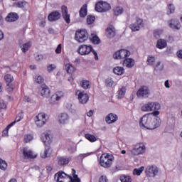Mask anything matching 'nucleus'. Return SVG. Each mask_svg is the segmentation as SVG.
I'll list each match as a JSON object with an SVG mask.
<instances>
[{"label": "nucleus", "instance_id": "nucleus-1", "mask_svg": "<svg viewBox=\"0 0 182 182\" xmlns=\"http://www.w3.org/2000/svg\"><path fill=\"white\" fill-rule=\"evenodd\" d=\"M160 123L161 120L159 117H154L152 114H146L141 117L139 122V126L148 130H154V129H157L160 126Z\"/></svg>", "mask_w": 182, "mask_h": 182}, {"label": "nucleus", "instance_id": "nucleus-2", "mask_svg": "<svg viewBox=\"0 0 182 182\" xmlns=\"http://www.w3.org/2000/svg\"><path fill=\"white\" fill-rule=\"evenodd\" d=\"M131 53L126 49H122L117 52H115L113 55L114 59H124L123 60L122 65L125 66V68H128L129 69L133 68L134 66L135 61L133 58H126L130 56Z\"/></svg>", "mask_w": 182, "mask_h": 182}, {"label": "nucleus", "instance_id": "nucleus-3", "mask_svg": "<svg viewBox=\"0 0 182 182\" xmlns=\"http://www.w3.org/2000/svg\"><path fill=\"white\" fill-rule=\"evenodd\" d=\"M100 164L104 168H110L113 164V156L109 154H103L100 158Z\"/></svg>", "mask_w": 182, "mask_h": 182}, {"label": "nucleus", "instance_id": "nucleus-4", "mask_svg": "<svg viewBox=\"0 0 182 182\" xmlns=\"http://www.w3.org/2000/svg\"><path fill=\"white\" fill-rule=\"evenodd\" d=\"M161 105L157 102H149L142 105L141 110L142 112H154V110H160Z\"/></svg>", "mask_w": 182, "mask_h": 182}, {"label": "nucleus", "instance_id": "nucleus-5", "mask_svg": "<svg viewBox=\"0 0 182 182\" xmlns=\"http://www.w3.org/2000/svg\"><path fill=\"white\" fill-rule=\"evenodd\" d=\"M132 156H140L146 153V145L143 143H138L134 145L133 149L131 150Z\"/></svg>", "mask_w": 182, "mask_h": 182}, {"label": "nucleus", "instance_id": "nucleus-6", "mask_svg": "<svg viewBox=\"0 0 182 182\" xmlns=\"http://www.w3.org/2000/svg\"><path fill=\"white\" fill-rule=\"evenodd\" d=\"M87 38H89V33L86 30H80L75 33V39L79 43H83V42L87 41Z\"/></svg>", "mask_w": 182, "mask_h": 182}, {"label": "nucleus", "instance_id": "nucleus-7", "mask_svg": "<svg viewBox=\"0 0 182 182\" xmlns=\"http://www.w3.org/2000/svg\"><path fill=\"white\" fill-rule=\"evenodd\" d=\"M110 9H112L110 4L106 1H99L95 4V11L97 12H107Z\"/></svg>", "mask_w": 182, "mask_h": 182}, {"label": "nucleus", "instance_id": "nucleus-8", "mask_svg": "<svg viewBox=\"0 0 182 182\" xmlns=\"http://www.w3.org/2000/svg\"><path fill=\"white\" fill-rule=\"evenodd\" d=\"M145 173L147 177L154 178L159 174V168L154 165H149L146 168Z\"/></svg>", "mask_w": 182, "mask_h": 182}, {"label": "nucleus", "instance_id": "nucleus-9", "mask_svg": "<svg viewBox=\"0 0 182 182\" xmlns=\"http://www.w3.org/2000/svg\"><path fill=\"white\" fill-rule=\"evenodd\" d=\"M93 50V47L90 45H81L78 48L77 53L82 56H85L86 55H89L90 52Z\"/></svg>", "mask_w": 182, "mask_h": 182}, {"label": "nucleus", "instance_id": "nucleus-10", "mask_svg": "<svg viewBox=\"0 0 182 182\" xmlns=\"http://www.w3.org/2000/svg\"><path fill=\"white\" fill-rule=\"evenodd\" d=\"M76 95L77 96L78 102L81 103V105H86L89 101V95L85 92V91H77Z\"/></svg>", "mask_w": 182, "mask_h": 182}, {"label": "nucleus", "instance_id": "nucleus-11", "mask_svg": "<svg viewBox=\"0 0 182 182\" xmlns=\"http://www.w3.org/2000/svg\"><path fill=\"white\" fill-rule=\"evenodd\" d=\"M35 123L37 127H42L46 123V114L40 113L36 117Z\"/></svg>", "mask_w": 182, "mask_h": 182}, {"label": "nucleus", "instance_id": "nucleus-12", "mask_svg": "<svg viewBox=\"0 0 182 182\" xmlns=\"http://www.w3.org/2000/svg\"><path fill=\"white\" fill-rule=\"evenodd\" d=\"M143 26H144L143 20L141 18H136V22L130 24L129 28L133 32H137V31H140V28H143Z\"/></svg>", "mask_w": 182, "mask_h": 182}, {"label": "nucleus", "instance_id": "nucleus-13", "mask_svg": "<svg viewBox=\"0 0 182 182\" xmlns=\"http://www.w3.org/2000/svg\"><path fill=\"white\" fill-rule=\"evenodd\" d=\"M149 95H150V90L147 86L141 87L136 92L138 97H149Z\"/></svg>", "mask_w": 182, "mask_h": 182}, {"label": "nucleus", "instance_id": "nucleus-14", "mask_svg": "<svg viewBox=\"0 0 182 182\" xmlns=\"http://www.w3.org/2000/svg\"><path fill=\"white\" fill-rule=\"evenodd\" d=\"M61 97H63V92L58 91L51 96L49 102L51 105H56Z\"/></svg>", "mask_w": 182, "mask_h": 182}, {"label": "nucleus", "instance_id": "nucleus-15", "mask_svg": "<svg viewBox=\"0 0 182 182\" xmlns=\"http://www.w3.org/2000/svg\"><path fill=\"white\" fill-rule=\"evenodd\" d=\"M168 26L173 31H180L181 29V24L180 21L176 19H171L168 21Z\"/></svg>", "mask_w": 182, "mask_h": 182}, {"label": "nucleus", "instance_id": "nucleus-16", "mask_svg": "<svg viewBox=\"0 0 182 182\" xmlns=\"http://www.w3.org/2000/svg\"><path fill=\"white\" fill-rule=\"evenodd\" d=\"M39 94L43 97H48L50 95V90H49L46 85H43L40 87Z\"/></svg>", "mask_w": 182, "mask_h": 182}, {"label": "nucleus", "instance_id": "nucleus-17", "mask_svg": "<svg viewBox=\"0 0 182 182\" xmlns=\"http://www.w3.org/2000/svg\"><path fill=\"white\" fill-rule=\"evenodd\" d=\"M62 16V14L59 11H53L48 15V21L50 22H55L59 21Z\"/></svg>", "mask_w": 182, "mask_h": 182}, {"label": "nucleus", "instance_id": "nucleus-18", "mask_svg": "<svg viewBox=\"0 0 182 182\" xmlns=\"http://www.w3.org/2000/svg\"><path fill=\"white\" fill-rule=\"evenodd\" d=\"M62 16L67 23H70V15L68 14V7L63 6L61 7Z\"/></svg>", "mask_w": 182, "mask_h": 182}, {"label": "nucleus", "instance_id": "nucleus-19", "mask_svg": "<svg viewBox=\"0 0 182 182\" xmlns=\"http://www.w3.org/2000/svg\"><path fill=\"white\" fill-rule=\"evenodd\" d=\"M58 122L60 124H68L69 123V114L66 113H61L58 117Z\"/></svg>", "mask_w": 182, "mask_h": 182}, {"label": "nucleus", "instance_id": "nucleus-20", "mask_svg": "<svg viewBox=\"0 0 182 182\" xmlns=\"http://www.w3.org/2000/svg\"><path fill=\"white\" fill-rule=\"evenodd\" d=\"M41 140L46 146H48V144H50V143H52L50 134H49L48 132H45L41 134Z\"/></svg>", "mask_w": 182, "mask_h": 182}, {"label": "nucleus", "instance_id": "nucleus-21", "mask_svg": "<svg viewBox=\"0 0 182 182\" xmlns=\"http://www.w3.org/2000/svg\"><path fill=\"white\" fill-rule=\"evenodd\" d=\"M23 156L24 159H35L36 156H33V152L28 147H25L23 149Z\"/></svg>", "mask_w": 182, "mask_h": 182}, {"label": "nucleus", "instance_id": "nucleus-22", "mask_svg": "<svg viewBox=\"0 0 182 182\" xmlns=\"http://www.w3.org/2000/svg\"><path fill=\"white\" fill-rule=\"evenodd\" d=\"M19 18V16L16 13H10L6 17V21L7 22H15V21H18Z\"/></svg>", "mask_w": 182, "mask_h": 182}, {"label": "nucleus", "instance_id": "nucleus-23", "mask_svg": "<svg viewBox=\"0 0 182 182\" xmlns=\"http://www.w3.org/2000/svg\"><path fill=\"white\" fill-rule=\"evenodd\" d=\"M105 120L108 124H112V123L117 122V115H116V114L110 113L107 116Z\"/></svg>", "mask_w": 182, "mask_h": 182}, {"label": "nucleus", "instance_id": "nucleus-24", "mask_svg": "<svg viewBox=\"0 0 182 182\" xmlns=\"http://www.w3.org/2000/svg\"><path fill=\"white\" fill-rule=\"evenodd\" d=\"M69 175L65 173V172L60 171L55 174L54 180L55 181H59L60 178H69Z\"/></svg>", "mask_w": 182, "mask_h": 182}, {"label": "nucleus", "instance_id": "nucleus-25", "mask_svg": "<svg viewBox=\"0 0 182 182\" xmlns=\"http://www.w3.org/2000/svg\"><path fill=\"white\" fill-rule=\"evenodd\" d=\"M58 160V164L59 166H66L67 164H69V161H70V159L67 157L64 156H59L57 159Z\"/></svg>", "mask_w": 182, "mask_h": 182}, {"label": "nucleus", "instance_id": "nucleus-26", "mask_svg": "<svg viewBox=\"0 0 182 182\" xmlns=\"http://www.w3.org/2000/svg\"><path fill=\"white\" fill-rule=\"evenodd\" d=\"M72 174L73 178L70 176H68L69 182H80V178L76 175V171L75 169H72Z\"/></svg>", "mask_w": 182, "mask_h": 182}, {"label": "nucleus", "instance_id": "nucleus-27", "mask_svg": "<svg viewBox=\"0 0 182 182\" xmlns=\"http://www.w3.org/2000/svg\"><path fill=\"white\" fill-rule=\"evenodd\" d=\"M167 46V41L164 39H159L156 43V48L158 49H164V48Z\"/></svg>", "mask_w": 182, "mask_h": 182}, {"label": "nucleus", "instance_id": "nucleus-28", "mask_svg": "<svg viewBox=\"0 0 182 182\" xmlns=\"http://www.w3.org/2000/svg\"><path fill=\"white\" fill-rule=\"evenodd\" d=\"M22 119H23V114L22 112L18 113L17 117L15 119V121L8 125V129H11V127H12V126H14L15 123H18V122H21Z\"/></svg>", "mask_w": 182, "mask_h": 182}, {"label": "nucleus", "instance_id": "nucleus-29", "mask_svg": "<svg viewBox=\"0 0 182 182\" xmlns=\"http://www.w3.org/2000/svg\"><path fill=\"white\" fill-rule=\"evenodd\" d=\"M146 65H148V66H154L156 65V57L151 55H148Z\"/></svg>", "mask_w": 182, "mask_h": 182}, {"label": "nucleus", "instance_id": "nucleus-30", "mask_svg": "<svg viewBox=\"0 0 182 182\" xmlns=\"http://www.w3.org/2000/svg\"><path fill=\"white\" fill-rule=\"evenodd\" d=\"M126 87H122L119 88V90L117 91L118 99H123L124 97V95H126Z\"/></svg>", "mask_w": 182, "mask_h": 182}, {"label": "nucleus", "instance_id": "nucleus-31", "mask_svg": "<svg viewBox=\"0 0 182 182\" xmlns=\"http://www.w3.org/2000/svg\"><path fill=\"white\" fill-rule=\"evenodd\" d=\"M80 86L82 87V89H85V90L87 89H90L91 85H90V81L87 80H82L80 82Z\"/></svg>", "mask_w": 182, "mask_h": 182}, {"label": "nucleus", "instance_id": "nucleus-32", "mask_svg": "<svg viewBox=\"0 0 182 182\" xmlns=\"http://www.w3.org/2000/svg\"><path fill=\"white\" fill-rule=\"evenodd\" d=\"M106 35L107 38H114V36L116 35V31L114 30V28H107Z\"/></svg>", "mask_w": 182, "mask_h": 182}, {"label": "nucleus", "instance_id": "nucleus-33", "mask_svg": "<svg viewBox=\"0 0 182 182\" xmlns=\"http://www.w3.org/2000/svg\"><path fill=\"white\" fill-rule=\"evenodd\" d=\"M87 15V5L84 4L80 10V18H85Z\"/></svg>", "mask_w": 182, "mask_h": 182}, {"label": "nucleus", "instance_id": "nucleus-34", "mask_svg": "<svg viewBox=\"0 0 182 182\" xmlns=\"http://www.w3.org/2000/svg\"><path fill=\"white\" fill-rule=\"evenodd\" d=\"M113 73L115 75H123V73H124V68H123V67H119V66L115 67L113 69Z\"/></svg>", "mask_w": 182, "mask_h": 182}, {"label": "nucleus", "instance_id": "nucleus-35", "mask_svg": "<svg viewBox=\"0 0 182 182\" xmlns=\"http://www.w3.org/2000/svg\"><path fill=\"white\" fill-rule=\"evenodd\" d=\"M49 156H50V148L46 146L44 151L41 154V156L43 159H46V157H49Z\"/></svg>", "mask_w": 182, "mask_h": 182}, {"label": "nucleus", "instance_id": "nucleus-36", "mask_svg": "<svg viewBox=\"0 0 182 182\" xmlns=\"http://www.w3.org/2000/svg\"><path fill=\"white\" fill-rule=\"evenodd\" d=\"M153 67L154 70H157L159 72H161V70H163V69L164 68V65L161 64V61H157L156 64L154 65Z\"/></svg>", "mask_w": 182, "mask_h": 182}, {"label": "nucleus", "instance_id": "nucleus-37", "mask_svg": "<svg viewBox=\"0 0 182 182\" xmlns=\"http://www.w3.org/2000/svg\"><path fill=\"white\" fill-rule=\"evenodd\" d=\"M91 154H93V152H87L85 154H80L78 156H77V160H80V161H83V159L88 157V156H91Z\"/></svg>", "mask_w": 182, "mask_h": 182}, {"label": "nucleus", "instance_id": "nucleus-38", "mask_svg": "<svg viewBox=\"0 0 182 182\" xmlns=\"http://www.w3.org/2000/svg\"><path fill=\"white\" fill-rule=\"evenodd\" d=\"M31 46L32 44L31 43V42H28L23 44L21 46L22 52H23V53H25L26 52H28V50H29V48H31Z\"/></svg>", "mask_w": 182, "mask_h": 182}, {"label": "nucleus", "instance_id": "nucleus-39", "mask_svg": "<svg viewBox=\"0 0 182 182\" xmlns=\"http://www.w3.org/2000/svg\"><path fill=\"white\" fill-rule=\"evenodd\" d=\"M85 139L87 140H89L91 143H95V141H97V139H96V136L95 135L90 134H86L85 135Z\"/></svg>", "mask_w": 182, "mask_h": 182}, {"label": "nucleus", "instance_id": "nucleus-40", "mask_svg": "<svg viewBox=\"0 0 182 182\" xmlns=\"http://www.w3.org/2000/svg\"><path fill=\"white\" fill-rule=\"evenodd\" d=\"M143 171H144V166L134 169L133 174L134 176H140Z\"/></svg>", "mask_w": 182, "mask_h": 182}, {"label": "nucleus", "instance_id": "nucleus-41", "mask_svg": "<svg viewBox=\"0 0 182 182\" xmlns=\"http://www.w3.org/2000/svg\"><path fill=\"white\" fill-rule=\"evenodd\" d=\"M65 70L67 73H73V72L75 70V67L72 65V64H66L65 65Z\"/></svg>", "mask_w": 182, "mask_h": 182}, {"label": "nucleus", "instance_id": "nucleus-42", "mask_svg": "<svg viewBox=\"0 0 182 182\" xmlns=\"http://www.w3.org/2000/svg\"><path fill=\"white\" fill-rule=\"evenodd\" d=\"M123 11L122 7L118 6L114 9V14L116 16H119V15H122V14H123Z\"/></svg>", "mask_w": 182, "mask_h": 182}, {"label": "nucleus", "instance_id": "nucleus-43", "mask_svg": "<svg viewBox=\"0 0 182 182\" xmlns=\"http://www.w3.org/2000/svg\"><path fill=\"white\" fill-rule=\"evenodd\" d=\"M174 11H176V7L174 6L173 4H169L168 5V9H167V14L171 15V14H174Z\"/></svg>", "mask_w": 182, "mask_h": 182}, {"label": "nucleus", "instance_id": "nucleus-44", "mask_svg": "<svg viewBox=\"0 0 182 182\" xmlns=\"http://www.w3.org/2000/svg\"><path fill=\"white\" fill-rule=\"evenodd\" d=\"M161 35H163V30L156 29V30L154 31V36L156 39H159V38H160V36H161Z\"/></svg>", "mask_w": 182, "mask_h": 182}, {"label": "nucleus", "instance_id": "nucleus-45", "mask_svg": "<svg viewBox=\"0 0 182 182\" xmlns=\"http://www.w3.org/2000/svg\"><path fill=\"white\" fill-rule=\"evenodd\" d=\"M0 168L1 170H3L4 171H5V170H6V168H8V164L6 163V161L0 159Z\"/></svg>", "mask_w": 182, "mask_h": 182}, {"label": "nucleus", "instance_id": "nucleus-46", "mask_svg": "<svg viewBox=\"0 0 182 182\" xmlns=\"http://www.w3.org/2000/svg\"><path fill=\"white\" fill-rule=\"evenodd\" d=\"M121 182H132V178L129 176L124 175L120 177Z\"/></svg>", "mask_w": 182, "mask_h": 182}, {"label": "nucleus", "instance_id": "nucleus-47", "mask_svg": "<svg viewBox=\"0 0 182 182\" xmlns=\"http://www.w3.org/2000/svg\"><path fill=\"white\" fill-rule=\"evenodd\" d=\"M16 8H23L26 6V1H18L14 4Z\"/></svg>", "mask_w": 182, "mask_h": 182}, {"label": "nucleus", "instance_id": "nucleus-48", "mask_svg": "<svg viewBox=\"0 0 182 182\" xmlns=\"http://www.w3.org/2000/svg\"><path fill=\"white\" fill-rule=\"evenodd\" d=\"M114 83V82L113 81V80H112V78H107L105 80V85L107 87H112V86H113Z\"/></svg>", "mask_w": 182, "mask_h": 182}, {"label": "nucleus", "instance_id": "nucleus-49", "mask_svg": "<svg viewBox=\"0 0 182 182\" xmlns=\"http://www.w3.org/2000/svg\"><path fill=\"white\" fill-rule=\"evenodd\" d=\"M4 80H6V82H7V83H11V82L14 80V77L11 75V74H6L4 76Z\"/></svg>", "mask_w": 182, "mask_h": 182}, {"label": "nucleus", "instance_id": "nucleus-50", "mask_svg": "<svg viewBox=\"0 0 182 182\" xmlns=\"http://www.w3.org/2000/svg\"><path fill=\"white\" fill-rule=\"evenodd\" d=\"M95 16H87V23L88 25H92V23H93V22H95Z\"/></svg>", "mask_w": 182, "mask_h": 182}, {"label": "nucleus", "instance_id": "nucleus-51", "mask_svg": "<svg viewBox=\"0 0 182 182\" xmlns=\"http://www.w3.org/2000/svg\"><path fill=\"white\" fill-rule=\"evenodd\" d=\"M43 77L41 75H36L35 77V82L36 83H38L39 85H41V83H43Z\"/></svg>", "mask_w": 182, "mask_h": 182}, {"label": "nucleus", "instance_id": "nucleus-52", "mask_svg": "<svg viewBox=\"0 0 182 182\" xmlns=\"http://www.w3.org/2000/svg\"><path fill=\"white\" fill-rule=\"evenodd\" d=\"M32 140H33V136H32L31 134L25 135L24 141H26V143H29V141H32Z\"/></svg>", "mask_w": 182, "mask_h": 182}, {"label": "nucleus", "instance_id": "nucleus-53", "mask_svg": "<svg viewBox=\"0 0 182 182\" xmlns=\"http://www.w3.org/2000/svg\"><path fill=\"white\" fill-rule=\"evenodd\" d=\"M55 69H56V65L55 64H51L47 66V70L49 73H50V72H53Z\"/></svg>", "mask_w": 182, "mask_h": 182}, {"label": "nucleus", "instance_id": "nucleus-54", "mask_svg": "<svg viewBox=\"0 0 182 182\" xmlns=\"http://www.w3.org/2000/svg\"><path fill=\"white\" fill-rule=\"evenodd\" d=\"M92 42L95 45H99V43H100V39L99 38V37H97V36H95L92 37Z\"/></svg>", "mask_w": 182, "mask_h": 182}, {"label": "nucleus", "instance_id": "nucleus-55", "mask_svg": "<svg viewBox=\"0 0 182 182\" xmlns=\"http://www.w3.org/2000/svg\"><path fill=\"white\" fill-rule=\"evenodd\" d=\"M62 52V44H59L55 49V53H60Z\"/></svg>", "mask_w": 182, "mask_h": 182}, {"label": "nucleus", "instance_id": "nucleus-56", "mask_svg": "<svg viewBox=\"0 0 182 182\" xmlns=\"http://www.w3.org/2000/svg\"><path fill=\"white\" fill-rule=\"evenodd\" d=\"M99 182H107V177L102 176L99 179Z\"/></svg>", "mask_w": 182, "mask_h": 182}, {"label": "nucleus", "instance_id": "nucleus-57", "mask_svg": "<svg viewBox=\"0 0 182 182\" xmlns=\"http://www.w3.org/2000/svg\"><path fill=\"white\" fill-rule=\"evenodd\" d=\"M154 112L153 113H149L148 114H152L154 117H156V116H159L160 114V112L159 110H154Z\"/></svg>", "mask_w": 182, "mask_h": 182}, {"label": "nucleus", "instance_id": "nucleus-58", "mask_svg": "<svg viewBox=\"0 0 182 182\" xmlns=\"http://www.w3.org/2000/svg\"><path fill=\"white\" fill-rule=\"evenodd\" d=\"M91 52L95 55V60H99V56L97 55V53L95 50H93V48H92V50Z\"/></svg>", "mask_w": 182, "mask_h": 182}, {"label": "nucleus", "instance_id": "nucleus-59", "mask_svg": "<svg viewBox=\"0 0 182 182\" xmlns=\"http://www.w3.org/2000/svg\"><path fill=\"white\" fill-rule=\"evenodd\" d=\"M176 55L179 59H182V50H179L176 53Z\"/></svg>", "mask_w": 182, "mask_h": 182}, {"label": "nucleus", "instance_id": "nucleus-60", "mask_svg": "<svg viewBox=\"0 0 182 182\" xmlns=\"http://www.w3.org/2000/svg\"><path fill=\"white\" fill-rule=\"evenodd\" d=\"M69 153H75L76 151V146H71L68 149Z\"/></svg>", "mask_w": 182, "mask_h": 182}, {"label": "nucleus", "instance_id": "nucleus-61", "mask_svg": "<svg viewBox=\"0 0 182 182\" xmlns=\"http://www.w3.org/2000/svg\"><path fill=\"white\" fill-rule=\"evenodd\" d=\"M43 60V55H38V56L36 57V60L38 62Z\"/></svg>", "mask_w": 182, "mask_h": 182}, {"label": "nucleus", "instance_id": "nucleus-62", "mask_svg": "<svg viewBox=\"0 0 182 182\" xmlns=\"http://www.w3.org/2000/svg\"><path fill=\"white\" fill-rule=\"evenodd\" d=\"M164 85H165V87H166L167 89H170V84L168 82V80L165 81Z\"/></svg>", "mask_w": 182, "mask_h": 182}, {"label": "nucleus", "instance_id": "nucleus-63", "mask_svg": "<svg viewBox=\"0 0 182 182\" xmlns=\"http://www.w3.org/2000/svg\"><path fill=\"white\" fill-rule=\"evenodd\" d=\"M87 116H88V117H92V116H93V110H90V111L87 113Z\"/></svg>", "mask_w": 182, "mask_h": 182}, {"label": "nucleus", "instance_id": "nucleus-64", "mask_svg": "<svg viewBox=\"0 0 182 182\" xmlns=\"http://www.w3.org/2000/svg\"><path fill=\"white\" fill-rule=\"evenodd\" d=\"M24 102H31V98L28 96H25L23 98Z\"/></svg>", "mask_w": 182, "mask_h": 182}]
</instances>
